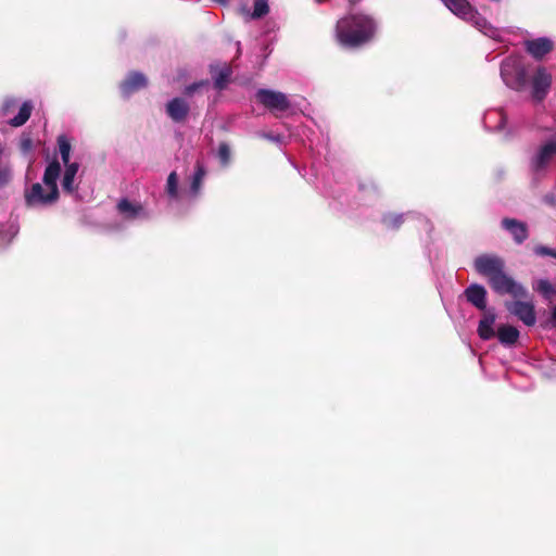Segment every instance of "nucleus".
<instances>
[{"mask_svg":"<svg viewBox=\"0 0 556 556\" xmlns=\"http://www.w3.org/2000/svg\"><path fill=\"white\" fill-rule=\"evenodd\" d=\"M148 85L147 77L139 72H131L129 75L121 83V91L124 96H129Z\"/></svg>","mask_w":556,"mask_h":556,"instance_id":"12","label":"nucleus"},{"mask_svg":"<svg viewBox=\"0 0 556 556\" xmlns=\"http://www.w3.org/2000/svg\"><path fill=\"white\" fill-rule=\"evenodd\" d=\"M553 327H556V306L552 311L551 319L549 321Z\"/></svg>","mask_w":556,"mask_h":556,"instance_id":"34","label":"nucleus"},{"mask_svg":"<svg viewBox=\"0 0 556 556\" xmlns=\"http://www.w3.org/2000/svg\"><path fill=\"white\" fill-rule=\"evenodd\" d=\"M56 141H58L59 152H60L63 164L64 165L71 164L70 155H71L72 146H71L70 140L67 139V137L65 135H60L58 137Z\"/></svg>","mask_w":556,"mask_h":556,"instance_id":"23","label":"nucleus"},{"mask_svg":"<svg viewBox=\"0 0 556 556\" xmlns=\"http://www.w3.org/2000/svg\"><path fill=\"white\" fill-rule=\"evenodd\" d=\"M496 320V315L493 311H485L483 317L480 319L478 325V336L486 341L496 336V332L493 329V325Z\"/></svg>","mask_w":556,"mask_h":556,"instance_id":"15","label":"nucleus"},{"mask_svg":"<svg viewBox=\"0 0 556 556\" xmlns=\"http://www.w3.org/2000/svg\"><path fill=\"white\" fill-rule=\"evenodd\" d=\"M534 290H536L546 299H551L554 294H556V288L547 279H540L536 282Z\"/></svg>","mask_w":556,"mask_h":556,"instance_id":"25","label":"nucleus"},{"mask_svg":"<svg viewBox=\"0 0 556 556\" xmlns=\"http://www.w3.org/2000/svg\"><path fill=\"white\" fill-rule=\"evenodd\" d=\"M218 159L223 165H227L230 161V148L226 142H222L217 151Z\"/></svg>","mask_w":556,"mask_h":556,"instance_id":"28","label":"nucleus"},{"mask_svg":"<svg viewBox=\"0 0 556 556\" xmlns=\"http://www.w3.org/2000/svg\"><path fill=\"white\" fill-rule=\"evenodd\" d=\"M214 1L217 3L224 4V3H226L227 0H214Z\"/></svg>","mask_w":556,"mask_h":556,"instance_id":"35","label":"nucleus"},{"mask_svg":"<svg viewBox=\"0 0 556 556\" xmlns=\"http://www.w3.org/2000/svg\"><path fill=\"white\" fill-rule=\"evenodd\" d=\"M78 169L79 164L77 162H73L71 164L65 165V170L61 181L62 189L64 192L71 194L77 190V187L74 186V180Z\"/></svg>","mask_w":556,"mask_h":556,"instance_id":"18","label":"nucleus"},{"mask_svg":"<svg viewBox=\"0 0 556 556\" xmlns=\"http://www.w3.org/2000/svg\"><path fill=\"white\" fill-rule=\"evenodd\" d=\"M376 22L363 14H349L338 20L336 39L344 48L356 49L370 42L376 34Z\"/></svg>","mask_w":556,"mask_h":556,"instance_id":"2","label":"nucleus"},{"mask_svg":"<svg viewBox=\"0 0 556 556\" xmlns=\"http://www.w3.org/2000/svg\"><path fill=\"white\" fill-rule=\"evenodd\" d=\"M476 271L485 277L492 290L500 294H509L514 299H527L528 290L505 273V262L497 255L482 254L475 260Z\"/></svg>","mask_w":556,"mask_h":556,"instance_id":"1","label":"nucleus"},{"mask_svg":"<svg viewBox=\"0 0 556 556\" xmlns=\"http://www.w3.org/2000/svg\"><path fill=\"white\" fill-rule=\"evenodd\" d=\"M18 147L21 152H23L24 154L29 153L34 147L31 137L28 134H23L21 136Z\"/></svg>","mask_w":556,"mask_h":556,"instance_id":"29","label":"nucleus"},{"mask_svg":"<svg viewBox=\"0 0 556 556\" xmlns=\"http://www.w3.org/2000/svg\"><path fill=\"white\" fill-rule=\"evenodd\" d=\"M533 253L538 256H551V257H554L556 258V250L552 249V248H548V247H545V245H542V244H536L533 247Z\"/></svg>","mask_w":556,"mask_h":556,"instance_id":"30","label":"nucleus"},{"mask_svg":"<svg viewBox=\"0 0 556 556\" xmlns=\"http://www.w3.org/2000/svg\"><path fill=\"white\" fill-rule=\"evenodd\" d=\"M189 104L182 98H174L166 105L167 115L176 123L184 122L189 114Z\"/></svg>","mask_w":556,"mask_h":556,"instance_id":"13","label":"nucleus"},{"mask_svg":"<svg viewBox=\"0 0 556 556\" xmlns=\"http://www.w3.org/2000/svg\"><path fill=\"white\" fill-rule=\"evenodd\" d=\"M59 194L51 195V189L43 188L41 184H33L31 187L25 191V203L29 207L47 206L55 203Z\"/></svg>","mask_w":556,"mask_h":556,"instance_id":"6","label":"nucleus"},{"mask_svg":"<svg viewBox=\"0 0 556 556\" xmlns=\"http://www.w3.org/2000/svg\"><path fill=\"white\" fill-rule=\"evenodd\" d=\"M10 180V172L8 169H0V187L7 185Z\"/></svg>","mask_w":556,"mask_h":556,"instance_id":"32","label":"nucleus"},{"mask_svg":"<svg viewBox=\"0 0 556 556\" xmlns=\"http://www.w3.org/2000/svg\"><path fill=\"white\" fill-rule=\"evenodd\" d=\"M551 85H552V75L546 71L545 67H543V66L538 67L536 72L533 75L532 80H531L532 98L538 102L543 101L548 93Z\"/></svg>","mask_w":556,"mask_h":556,"instance_id":"8","label":"nucleus"},{"mask_svg":"<svg viewBox=\"0 0 556 556\" xmlns=\"http://www.w3.org/2000/svg\"><path fill=\"white\" fill-rule=\"evenodd\" d=\"M486 290L483 286L478 283H472L467 287L464 291V295L468 303L473 305L476 308L480 311L486 309Z\"/></svg>","mask_w":556,"mask_h":556,"instance_id":"11","label":"nucleus"},{"mask_svg":"<svg viewBox=\"0 0 556 556\" xmlns=\"http://www.w3.org/2000/svg\"><path fill=\"white\" fill-rule=\"evenodd\" d=\"M443 3L457 16L468 18L472 16L473 8L468 0H442Z\"/></svg>","mask_w":556,"mask_h":556,"instance_id":"17","label":"nucleus"},{"mask_svg":"<svg viewBox=\"0 0 556 556\" xmlns=\"http://www.w3.org/2000/svg\"><path fill=\"white\" fill-rule=\"evenodd\" d=\"M501 226L509 232L517 245L525 243L529 238V227L525 222L511 217H504L501 220Z\"/></svg>","mask_w":556,"mask_h":556,"instance_id":"9","label":"nucleus"},{"mask_svg":"<svg viewBox=\"0 0 556 556\" xmlns=\"http://www.w3.org/2000/svg\"><path fill=\"white\" fill-rule=\"evenodd\" d=\"M269 12L268 0H254V9L251 18L258 20L267 15Z\"/></svg>","mask_w":556,"mask_h":556,"instance_id":"26","label":"nucleus"},{"mask_svg":"<svg viewBox=\"0 0 556 556\" xmlns=\"http://www.w3.org/2000/svg\"><path fill=\"white\" fill-rule=\"evenodd\" d=\"M501 76L505 85L516 91L525 90L528 86L527 70L517 61H504L501 66Z\"/></svg>","mask_w":556,"mask_h":556,"instance_id":"4","label":"nucleus"},{"mask_svg":"<svg viewBox=\"0 0 556 556\" xmlns=\"http://www.w3.org/2000/svg\"><path fill=\"white\" fill-rule=\"evenodd\" d=\"M118 211L127 218H135L143 210L140 204H134L127 199H122L117 204Z\"/></svg>","mask_w":556,"mask_h":556,"instance_id":"21","label":"nucleus"},{"mask_svg":"<svg viewBox=\"0 0 556 556\" xmlns=\"http://www.w3.org/2000/svg\"><path fill=\"white\" fill-rule=\"evenodd\" d=\"M211 74L214 80V87L217 90H224L229 83L232 70L229 65L225 64L222 68L211 66Z\"/></svg>","mask_w":556,"mask_h":556,"instance_id":"16","label":"nucleus"},{"mask_svg":"<svg viewBox=\"0 0 556 556\" xmlns=\"http://www.w3.org/2000/svg\"><path fill=\"white\" fill-rule=\"evenodd\" d=\"M61 174V165L59 161L53 160L48 164V166L45 169L42 182L45 184L47 189H51V195L59 194V188H58V179Z\"/></svg>","mask_w":556,"mask_h":556,"instance_id":"14","label":"nucleus"},{"mask_svg":"<svg viewBox=\"0 0 556 556\" xmlns=\"http://www.w3.org/2000/svg\"><path fill=\"white\" fill-rule=\"evenodd\" d=\"M16 103H17V101L14 98L4 99L2 106H1V111H2L3 115L9 114L16 106Z\"/></svg>","mask_w":556,"mask_h":556,"instance_id":"31","label":"nucleus"},{"mask_svg":"<svg viewBox=\"0 0 556 556\" xmlns=\"http://www.w3.org/2000/svg\"><path fill=\"white\" fill-rule=\"evenodd\" d=\"M506 309L521 320L526 326H533L536 321L535 308L532 302L516 299L513 302L505 303Z\"/></svg>","mask_w":556,"mask_h":556,"instance_id":"7","label":"nucleus"},{"mask_svg":"<svg viewBox=\"0 0 556 556\" xmlns=\"http://www.w3.org/2000/svg\"><path fill=\"white\" fill-rule=\"evenodd\" d=\"M554 162H556V131L538 146L529 159V168L533 175L543 176Z\"/></svg>","mask_w":556,"mask_h":556,"instance_id":"3","label":"nucleus"},{"mask_svg":"<svg viewBox=\"0 0 556 556\" xmlns=\"http://www.w3.org/2000/svg\"><path fill=\"white\" fill-rule=\"evenodd\" d=\"M34 110V104L30 100L23 102L21 105L17 115L9 121V125L12 127H21L29 119L31 112Z\"/></svg>","mask_w":556,"mask_h":556,"instance_id":"20","label":"nucleus"},{"mask_svg":"<svg viewBox=\"0 0 556 556\" xmlns=\"http://www.w3.org/2000/svg\"><path fill=\"white\" fill-rule=\"evenodd\" d=\"M203 84H204V83L193 84V85H191V86L187 87V93H188V94L192 93L193 91H195V90H197V88H198L199 86H202Z\"/></svg>","mask_w":556,"mask_h":556,"instance_id":"33","label":"nucleus"},{"mask_svg":"<svg viewBox=\"0 0 556 556\" xmlns=\"http://www.w3.org/2000/svg\"><path fill=\"white\" fill-rule=\"evenodd\" d=\"M525 46L526 51L536 60L544 58L554 48L553 41L546 37L527 40Z\"/></svg>","mask_w":556,"mask_h":556,"instance_id":"10","label":"nucleus"},{"mask_svg":"<svg viewBox=\"0 0 556 556\" xmlns=\"http://www.w3.org/2000/svg\"><path fill=\"white\" fill-rule=\"evenodd\" d=\"M519 334V330L510 325H501L496 331L497 339L503 345H514Z\"/></svg>","mask_w":556,"mask_h":556,"instance_id":"19","label":"nucleus"},{"mask_svg":"<svg viewBox=\"0 0 556 556\" xmlns=\"http://www.w3.org/2000/svg\"><path fill=\"white\" fill-rule=\"evenodd\" d=\"M403 222V214L389 213L382 217V223L388 229H399Z\"/></svg>","mask_w":556,"mask_h":556,"instance_id":"24","label":"nucleus"},{"mask_svg":"<svg viewBox=\"0 0 556 556\" xmlns=\"http://www.w3.org/2000/svg\"><path fill=\"white\" fill-rule=\"evenodd\" d=\"M205 175H206V170H205L204 166L198 162L195 165V170L192 176V180H191V185H190V189L193 194L199 193Z\"/></svg>","mask_w":556,"mask_h":556,"instance_id":"22","label":"nucleus"},{"mask_svg":"<svg viewBox=\"0 0 556 556\" xmlns=\"http://www.w3.org/2000/svg\"><path fill=\"white\" fill-rule=\"evenodd\" d=\"M166 192L170 198H177L178 195V175L176 172H172L167 177Z\"/></svg>","mask_w":556,"mask_h":556,"instance_id":"27","label":"nucleus"},{"mask_svg":"<svg viewBox=\"0 0 556 556\" xmlns=\"http://www.w3.org/2000/svg\"><path fill=\"white\" fill-rule=\"evenodd\" d=\"M256 101L273 113H282L290 109L288 97L280 91L258 89L255 93Z\"/></svg>","mask_w":556,"mask_h":556,"instance_id":"5","label":"nucleus"}]
</instances>
